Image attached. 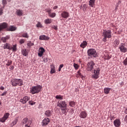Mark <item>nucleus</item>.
Here are the masks:
<instances>
[{
	"mask_svg": "<svg viewBox=\"0 0 127 127\" xmlns=\"http://www.w3.org/2000/svg\"><path fill=\"white\" fill-rule=\"evenodd\" d=\"M102 36H103L102 39L103 42H107V38H108V39L112 38V31L111 30H103Z\"/></svg>",
	"mask_w": 127,
	"mask_h": 127,
	"instance_id": "1",
	"label": "nucleus"
},
{
	"mask_svg": "<svg viewBox=\"0 0 127 127\" xmlns=\"http://www.w3.org/2000/svg\"><path fill=\"white\" fill-rule=\"evenodd\" d=\"M11 85L13 87L22 86L23 85V81L21 79L12 78L11 80Z\"/></svg>",
	"mask_w": 127,
	"mask_h": 127,
	"instance_id": "2",
	"label": "nucleus"
},
{
	"mask_svg": "<svg viewBox=\"0 0 127 127\" xmlns=\"http://www.w3.org/2000/svg\"><path fill=\"white\" fill-rule=\"evenodd\" d=\"M41 89H42V87L40 85H38L37 86H32L30 92L32 95L38 94V93L41 91Z\"/></svg>",
	"mask_w": 127,
	"mask_h": 127,
	"instance_id": "3",
	"label": "nucleus"
},
{
	"mask_svg": "<svg viewBox=\"0 0 127 127\" xmlns=\"http://www.w3.org/2000/svg\"><path fill=\"white\" fill-rule=\"evenodd\" d=\"M87 55L90 57H97L98 54L94 49H89L87 51Z\"/></svg>",
	"mask_w": 127,
	"mask_h": 127,
	"instance_id": "4",
	"label": "nucleus"
},
{
	"mask_svg": "<svg viewBox=\"0 0 127 127\" xmlns=\"http://www.w3.org/2000/svg\"><path fill=\"white\" fill-rule=\"evenodd\" d=\"M95 62H93L92 61L89 62L87 64V66L86 68V70L89 71H92L94 70V67H95Z\"/></svg>",
	"mask_w": 127,
	"mask_h": 127,
	"instance_id": "5",
	"label": "nucleus"
},
{
	"mask_svg": "<svg viewBox=\"0 0 127 127\" xmlns=\"http://www.w3.org/2000/svg\"><path fill=\"white\" fill-rule=\"evenodd\" d=\"M100 71H101V70L100 69V68H97L96 69H94V74L92 75V77L93 79H98V78H99V75L100 74Z\"/></svg>",
	"mask_w": 127,
	"mask_h": 127,
	"instance_id": "6",
	"label": "nucleus"
},
{
	"mask_svg": "<svg viewBox=\"0 0 127 127\" xmlns=\"http://www.w3.org/2000/svg\"><path fill=\"white\" fill-rule=\"evenodd\" d=\"M126 45L124 43L121 44L119 47V49H120L121 52H123V53H126L127 52V48H126Z\"/></svg>",
	"mask_w": 127,
	"mask_h": 127,
	"instance_id": "7",
	"label": "nucleus"
},
{
	"mask_svg": "<svg viewBox=\"0 0 127 127\" xmlns=\"http://www.w3.org/2000/svg\"><path fill=\"white\" fill-rule=\"evenodd\" d=\"M58 107L60 108H66L67 107V104L65 101H59L58 103Z\"/></svg>",
	"mask_w": 127,
	"mask_h": 127,
	"instance_id": "8",
	"label": "nucleus"
},
{
	"mask_svg": "<svg viewBox=\"0 0 127 127\" xmlns=\"http://www.w3.org/2000/svg\"><path fill=\"white\" fill-rule=\"evenodd\" d=\"M61 16L63 17V18L67 19V18L70 16V15L69 14V12L67 11H64L61 13Z\"/></svg>",
	"mask_w": 127,
	"mask_h": 127,
	"instance_id": "9",
	"label": "nucleus"
},
{
	"mask_svg": "<svg viewBox=\"0 0 127 127\" xmlns=\"http://www.w3.org/2000/svg\"><path fill=\"white\" fill-rule=\"evenodd\" d=\"M29 100H30V97L25 96L23 98V99L20 100V102L22 103V104H26L27 102H28Z\"/></svg>",
	"mask_w": 127,
	"mask_h": 127,
	"instance_id": "10",
	"label": "nucleus"
},
{
	"mask_svg": "<svg viewBox=\"0 0 127 127\" xmlns=\"http://www.w3.org/2000/svg\"><path fill=\"white\" fill-rule=\"evenodd\" d=\"M7 27V23L5 22L0 23V32L2 31L3 29H5Z\"/></svg>",
	"mask_w": 127,
	"mask_h": 127,
	"instance_id": "11",
	"label": "nucleus"
},
{
	"mask_svg": "<svg viewBox=\"0 0 127 127\" xmlns=\"http://www.w3.org/2000/svg\"><path fill=\"white\" fill-rule=\"evenodd\" d=\"M121 120H120V119H116L114 121V125L115 126V127H121Z\"/></svg>",
	"mask_w": 127,
	"mask_h": 127,
	"instance_id": "12",
	"label": "nucleus"
},
{
	"mask_svg": "<svg viewBox=\"0 0 127 127\" xmlns=\"http://www.w3.org/2000/svg\"><path fill=\"white\" fill-rule=\"evenodd\" d=\"M9 39H10V36H6L5 37H2L1 38V41H2L3 43H6V42H7V41H8Z\"/></svg>",
	"mask_w": 127,
	"mask_h": 127,
	"instance_id": "13",
	"label": "nucleus"
},
{
	"mask_svg": "<svg viewBox=\"0 0 127 127\" xmlns=\"http://www.w3.org/2000/svg\"><path fill=\"white\" fill-rule=\"evenodd\" d=\"M88 116V114L85 111H82L79 114V117L81 119H86Z\"/></svg>",
	"mask_w": 127,
	"mask_h": 127,
	"instance_id": "14",
	"label": "nucleus"
},
{
	"mask_svg": "<svg viewBox=\"0 0 127 127\" xmlns=\"http://www.w3.org/2000/svg\"><path fill=\"white\" fill-rule=\"evenodd\" d=\"M50 122V120L49 119V118H45L42 122L43 126L44 127H45L47 126V125H48V124H49Z\"/></svg>",
	"mask_w": 127,
	"mask_h": 127,
	"instance_id": "15",
	"label": "nucleus"
},
{
	"mask_svg": "<svg viewBox=\"0 0 127 127\" xmlns=\"http://www.w3.org/2000/svg\"><path fill=\"white\" fill-rule=\"evenodd\" d=\"M3 49H8V50H11V45L9 43H6L3 46Z\"/></svg>",
	"mask_w": 127,
	"mask_h": 127,
	"instance_id": "16",
	"label": "nucleus"
},
{
	"mask_svg": "<svg viewBox=\"0 0 127 127\" xmlns=\"http://www.w3.org/2000/svg\"><path fill=\"white\" fill-rule=\"evenodd\" d=\"M44 52H45V50L44 49V48H43V47L40 48L39 50L38 56H39V57H42Z\"/></svg>",
	"mask_w": 127,
	"mask_h": 127,
	"instance_id": "17",
	"label": "nucleus"
},
{
	"mask_svg": "<svg viewBox=\"0 0 127 127\" xmlns=\"http://www.w3.org/2000/svg\"><path fill=\"white\" fill-rule=\"evenodd\" d=\"M53 112L51 110H47L45 112V116L48 118H50L52 116Z\"/></svg>",
	"mask_w": 127,
	"mask_h": 127,
	"instance_id": "18",
	"label": "nucleus"
},
{
	"mask_svg": "<svg viewBox=\"0 0 127 127\" xmlns=\"http://www.w3.org/2000/svg\"><path fill=\"white\" fill-rule=\"evenodd\" d=\"M50 38L49 37H47L45 35H42L39 36L40 40H49Z\"/></svg>",
	"mask_w": 127,
	"mask_h": 127,
	"instance_id": "19",
	"label": "nucleus"
},
{
	"mask_svg": "<svg viewBox=\"0 0 127 127\" xmlns=\"http://www.w3.org/2000/svg\"><path fill=\"white\" fill-rule=\"evenodd\" d=\"M16 14L18 15V16H21L23 14V11L20 9H17L16 11Z\"/></svg>",
	"mask_w": 127,
	"mask_h": 127,
	"instance_id": "20",
	"label": "nucleus"
},
{
	"mask_svg": "<svg viewBox=\"0 0 127 127\" xmlns=\"http://www.w3.org/2000/svg\"><path fill=\"white\" fill-rule=\"evenodd\" d=\"M103 58L105 60H110V59H111L112 58V56H110L109 54H105L104 55V56H103Z\"/></svg>",
	"mask_w": 127,
	"mask_h": 127,
	"instance_id": "21",
	"label": "nucleus"
},
{
	"mask_svg": "<svg viewBox=\"0 0 127 127\" xmlns=\"http://www.w3.org/2000/svg\"><path fill=\"white\" fill-rule=\"evenodd\" d=\"M21 52L23 56H27V55H28V52H27L26 49L22 50Z\"/></svg>",
	"mask_w": 127,
	"mask_h": 127,
	"instance_id": "22",
	"label": "nucleus"
},
{
	"mask_svg": "<svg viewBox=\"0 0 127 127\" xmlns=\"http://www.w3.org/2000/svg\"><path fill=\"white\" fill-rule=\"evenodd\" d=\"M95 0H89V5L91 6V7H94V6L95 5Z\"/></svg>",
	"mask_w": 127,
	"mask_h": 127,
	"instance_id": "23",
	"label": "nucleus"
},
{
	"mask_svg": "<svg viewBox=\"0 0 127 127\" xmlns=\"http://www.w3.org/2000/svg\"><path fill=\"white\" fill-rule=\"evenodd\" d=\"M87 42L85 41H84L81 44H80V46L81 47V48H85L86 46H87Z\"/></svg>",
	"mask_w": 127,
	"mask_h": 127,
	"instance_id": "24",
	"label": "nucleus"
},
{
	"mask_svg": "<svg viewBox=\"0 0 127 127\" xmlns=\"http://www.w3.org/2000/svg\"><path fill=\"white\" fill-rule=\"evenodd\" d=\"M111 88H105L104 89V92L105 94H106V95H108V94H109L110 91H111Z\"/></svg>",
	"mask_w": 127,
	"mask_h": 127,
	"instance_id": "25",
	"label": "nucleus"
},
{
	"mask_svg": "<svg viewBox=\"0 0 127 127\" xmlns=\"http://www.w3.org/2000/svg\"><path fill=\"white\" fill-rule=\"evenodd\" d=\"M45 24H50L52 22V19H46L44 21Z\"/></svg>",
	"mask_w": 127,
	"mask_h": 127,
	"instance_id": "26",
	"label": "nucleus"
},
{
	"mask_svg": "<svg viewBox=\"0 0 127 127\" xmlns=\"http://www.w3.org/2000/svg\"><path fill=\"white\" fill-rule=\"evenodd\" d=\"M16 45H11V50H12V51L15 52L16 50H17V49L16 48Z\"/></svg>",
	"mask_w": 127,
	"mask_h": 127,
	"instance_id": "27",
	"label": "nucleus"
},
{
	"mask_svg": "<svg viewBox=\"0 0 127 127\" xmlns=\"http://www.w3.org/2000/svg\"><path fill=\"white\" fill-rule=\"evenodd\" d=\"M22 37H23L24 38H29V36L27 33L25 32L22 34Z\"/></svg>",
	"mask_w": 127,
	"mask_h": 127,
	"instance_id": "28",
	"label": "nucleus"
},
{
	"mask_svg": "<svg viewBox=\"0 0 127 127\" xmlns=\"http://www.w3.org/2000/svg\"><path fill=\"white\" fill-rule=\"evenodd\" d=\"M32 123V122L31 121H28L26 124H25V127H30V125H31Z\"/></svg>",
	"mask_w": 127,
	"mask_h": 127,
	"instance_id": "29",
	"label": "nucleus"
},
{
	"mask_svg": "<svg viewBox=\"0 0 127 127\" xmlns=\"http://www.w3.org/2000/svg\"><path fill=\"white\" fill-rule=\"evenodd\" d=\"M33 45H34V43H31V41H28L27 43V46L29 48L33 46Z\"/></svg>",
	"mask_w": 127,
	"mask_h": 127,
	"instance_id": "30",
	"label": "nucleus"
},
{
	"mask_svg": "<svg viewBox=\"0 0 127 127\" xmlns=\"http://www.w3.org/2000/svg\"><path fill=\"white\" fill-rule=\"evenodd\" d=\"M75 105H76V104L74 101H70L69 103V106H70V107H71L72 108H73V107H75Z\"/></svg>",
	"mask_w": 127,
	"mask_h": 127,
	"instance_id": "31",
	"label": "nucleus"
},
{
	"mask_svg": "<svg viewBox=\"0 0 127 127\" xmlns=\"http://www.w3.org/2000/svg\"><path fill=\"white\" fill-rule=\"evenodd\" d=\"M9 30H10V31H14V30H16V27L13 26H11L9 28Z\"/></svg>",
	"mask_w": 127,
	"mask_h": 127,
	"instance_id": "32",
	"label": "nucleus"
},
{
	"mask_svg": "<svg viewBox=\"0 0 127 127\" xmlns=\"http://www.w3.org/2000/svg\"><path fill=\"white\" fill-rule=\"evenodd\" d=\"M61 109L63 114H66V111L67 110L66 107L61 108Z\"/></svg>",
	"mask_w": 127,
	"mask_h": 127,
	"instance_id": "33",
	"label": "nucleus"
},
{
	"mask_svg": "<svg viewBox=\"0 0 127 127\" xmlns=\"http://www.w3.org/2000/svg\"><path fill=\"white\" fill-rule=\"evenodd\" d=\"M12 64V61L8 60L7 64H6V66H10Z\"/></svg>",
	"mask_w": 127,
	"mask_h": 127,
	"instance_id": "34",
	"label": "nucleus"
},
{
	"mask_svg": "<svg viewBox=\"0 0 127 127\" xmlns=\"http://www.w3.org/2000/svg\"><path fill=\"white\" fill-rule=\"evenodd\" d=\"M9 117V113H5L4 116H3V117L6 119V120H7L8 118Z\"/></svg>",
	"mask_w": 127,
	"mask_h": 127,
	"instance_id": "35",
	"label": "nucleus"
},
{
	"mask_svg": "<svg viewBox=\"0 0 127 127\" xmlns=\"http://www.w3.org/2000/svg\"><path fill=\"white\" fill-rule=\"evenodd\" d=\"M2 3L3 4V8H4V6H5V4L7 3L6 2V0H2Z\"/></svg>",
	"mask_w": 127,
	"mask_h": 127,
	"instance_id": "36",
	"label": "nucleus"
},
{
	"mask_svg": "<svg viewBox=\"0 0 127 127\" xmlns=\"http://www.w3.org/2000/svg\"><path fill=\"white\" fill-rule=\"evenodd\" d=\"M28 121H29L28 119H27V118H25V119H24L23 120L22 122H23V124L24 125H25Z\"/></svg>",
	"mask_w": 127,
	"mask_h": 127,
	"instance_id": "37",
	"label": "nucleus"
},
{
	"mask_svg": "<svg viewBox=\"0 0 127 127\" xmlns=\"http://www.w3.org/2000/svg\"><path fill=\"white\" fill-rule=\"evenodd\" d=\"M18 121V120H17V118L15 119V120L12 123L13 126H15V125H16V124H17Z\"/></svg>",
	"mask_w": 127,
	"mask_h": 127,
	"instance_id": "38",
	"label": "nucleus"
},
{
	"mask_svg": "<svg viewBox=\"0 0 127 127\" xmlns=\"http://www.w3.org/2000/svg\"><path fill=\"white\" fill-rule=\"evenodd\" d=\"M56 99H59V100H63V96H61V95H57L56 96Z\"/></svg>",
	"mask_w": 127,
	"mask_h": 127,
	"instance_id": "39",
	"label": "nucleus"
},
{
	"mask_svg": "<svg viewBox=\"0 0 127 127\" xmlns=\"http://www.w3.org/2000/svg\"><path fill=\"white\" fill-rule=\"evenodd\" d=\"M49 15H50V16L51 17H52V18H53V17H55V16H56V13H54V12H53V13H51L50 14H49Z\"/></svg>",
	"mask_w": 127,
	"mask_h": 127,
	"instance_id": "40",
	"label": "nucleus"
},
{
	"mask_svg": "<svg viewBox=\"0 0 127 127\" xmlns=\"http://www.w3.org/2000/svg\"><path fill=\"white\" fill-rule=\"evenodd\" d=\"M5 121H6V120L4 118V117H3L2 118L0 119V122L1 123H4V122H5Z\"/></svg>",
	"mask_w": 127,
	"mask_h": 127,
	"instance_id": "41",
	"label": "nucleus"
},
{
	"mask_svg": "<svg viewBox=\"0 0 127 127\" xmlns=\"http://www.w3.org/2000/svg\"><path fill=\"white\" fill-rule=\"evenodd\" d=\"M28 103L29 105H31V106H33V105H35V104H36V102H33V101H30Z\"/></svg>",
	"mask_w": 127,
	"mask_h": 127,
	"instance_id": "42",
	"label": "nucleus"
},
{
	"mask_svg": "<svg viewBox=\"0 0 127 127\" xmlns=\"http://www.w3.org/2000/svg\"><path fill=\"white\" fill-rule=\"evenodd\" d=\"M37 27H42V24H41V23L40 22H38V23L36 24Z\"/></svg>",
	"mask_w": 127,
	"mask_h": 127,
	"instance_id": "43",
	"label": "nucleus"
},
{
	"mask_svg": "<svg viewBox=\"0 0 127 127\" xmlns=\"http://www.w3.org/2000/svg\"><path fill=\"white\" fill-rule=\"evenodd\" d=\"M73 67L75 68V69H77L79 68V65L77 64H73Z\"/></svg>",
	"mask_w": 127,
	"mask_h": 127,
	"instance_id": "44",
	"label": "nucleus"
},
{
	"mask_svg": "<svg viewBox=\"0 0 127 127\" xmlns=\"http://www.w3.org/2000/svg\"><path fill=\"white\" fill-rule=\"evenodd\" d=\"M3 7L0 8V15H2V13H3Z\"/></svg>",
	"mask_w": 127,
	"mask_h": 127,
	"instance_id": "45",
	"label": "nucleus"
},
{
	"mask_svg": "<svg viewBox=\"0 0 127 127\" xmlns=\"http://www.w3.org/2000/svg\"><path fill=\"white\" fill-rule=\"evenodd\" d=\"M24 42H25V40H24V39H21L19 41V43H20L21 44H23V43H24Z\"/></svg>",
	"mask_w": 127,
	"mask_h": 127,
	"instance_id": "46",
	"label": "nucleus"
},
{
	"mask_svg": "<svg viewBox=\"0 0 127 127\" xmlns=\"http://www.w3.org/2000/svg\"><path fill=\"white\" fill-rule=\"evenodd\" d=\"M46 11L47 12H48L49 14L51 13V9L50 8L46 9Z\"/></svg>",
	"mask_w": 127,
	"mask_h": 127,
	"instance_id": "47",
	"label": "nucleus"
},
{
	"mask_svg": "<svg viewBox=\"0 0 127 127\" xmlns=\"http://www.w3.org/2000/svg\"><path fill=\"white\" fill-rule=\"evenodd\" d=\"M83 10L85 11L87 9V4H84L83 5Z\"/></svg>",
	"mask_w": 127,
	"mask_h": 127,
	"instance_id": "48",
	"label": "nucleus"
},
{
	"mask_svg": "<svg viewBox=\"0 0 127 127\" xmlns=\"http://www.w3.org/2000/svg\"><path fill=\"white\" fill-rule=\"evenodd\" d=\"M114 43L115 44H116V45H119V44H120V41H119V40H116L114 41Z\"/></svg>",
	"mask_w": 127,
	"mask_h": 127,
	"instance_id": "49",
	"label": "nucleus"
},
{
	"mask_svg": "<svg viewBox=\"0 0 127 127\" xmlns=\"http://www.w3.org/2000/svg\"><path fill=\"white\" fill-rule=\"evenodd\" d=\"M63 66H64V65H63V64H62L60 65L59 68V71H61V69H62V68H63Z\"/></svg>",
	"mask_w": 127,
	"mask_h": 127,
	"instance_id": "50",
	"label": "nucleus"
},
{
	"mask_svg": "<svg viewBox=\"0 0 127 127\" xmlns=\"http://www.w3.org/2000/svg\"><path fill=\"white\" fill-rule=\"evenodd\" d=\"M50 72L51 74H54V73H55V68H52Z\"/></svg>",
	"mask_w": 127,
	"mask_h": 127,
	"instance_id": "51",
	"label": "nucleus"
},
{
	"mask_svg": "<svg viewBox=\"0 0 127 127\" xmlns=\"http://www.w3.org/2000/svg\"><path fill=\"white\" fill-rule=\"evenodd\" d=\"M77 74L79 75V77H81V78H83V75L80 73V70L77 71Z\"/></svg>",
	"mask_w": 127,
	"mask_h": 127,
	"instance_id": "52",
	"label": "nucleus"
},
{
	"mask_svg": "<svg viewBox=\"0 0 127 127\" xmlns=\"http://www.w3.org/2000/svg\"><path fill=\"white\" fill-rule=\"evenodd\" d=\"M52 28L55 29V30H57L58 29V28L57 26H55V25L53 26L52 27Z\"/></svg>",
	"mask_w": 127,
	"mask_h": 127,
	"instance_id": "53",
	"label": "nucleus"
},
{
	"mask_svg": "<svg viewBox=\"0 0 127 127\" xmlns=\"http://www.w3.org/2000/svg\"><path fill=\"white\" fill-rule=\"evenodd\" d=\"M43 61L44 62H45V63H47V62H48V59H44Z\"/></svg>",
	"mask_w": 127,
	"mask_h": 127,
	"instance_id": "54",
	"label": "nucleus"
},
{
	"mask_svg": "<svg viewBox=\"0 0 127 127\" xmlns=\"http://www.w3.org/2000/svg\"><path fill=\"white\" fill-rule=\"evenodd\" d=\"M9 69L11 70H13V69H14V66L10 65V66L9 67Z\"/></svg>",
	"mask_w": 127,
	"mask_h": 127,
	"instance_id": "55",
	"label": "nucleus"
},
{
	"mask_svg": "<svg viewBox=\"0 0 127 127\" xmlns=\"http://www.w3.org/2000/svg\"><path fill=\"white\" fill-rule=\"evenodd\" d=\"M121 3H122V1H121V0H119L118 1V3H117V6H119V4H121Z\"/></svg>",
	"mask_w": 127,
	"mask_h": 127,
	"instance_id": "56",
	"label": "nucleus"
},
{
	"mask_svg": "<svg viewBox=\"0 0 127 127\" xmlns=\"http://www.w3.org/2000/svg\"><path fill=\"white\" fill-rule=\"evenodd\" d=\"M6 95V92H3L0 95V96H5Z\"/></svg>",
	"mask_w": 127,
	"mask_h": 127,
	"instance_id": "57",
	"label": "nucleus"
},
{
	"mask_svg": "<svg viewBox=\"0 0 127 127\" xmlns=\"http://www.w3.org/2000/svg\"><path fill=\"white\" fill-rule=\"evenodd\" d=\"M125 121L126 123H127V115L125 116Z\"/></svg>",
	"mask_w": 127,
	"mask_h": 127,
	"instance_id": "58",
	"label": "nucleus"
},
{
	"mask_svg": "<svg viewBox=\"0 0 127 127\" xmlns=\"http://www.w3.org/2000/svg\"><path fill=\"white\" fill-rule=\"evenodd\" d=\"M0 90H4V87L3 86H0Z\"/></svg>",
	"mask_w": 127,
	"mask_h": 127,
	"instance_id": "59",
	"label": "nucleus"
},
{
	"mask_svg": "<svg viewBox=\"0 0 127 127\" xmlns=\"http://www.w3.org/2000/svg\"><path fill=\"white\" fill-rule=\"evenodd\" d=\"M53 8H54V9H57V8H58V6H55Z\"/></svg>",
	"mask_w": 127,
	"mask_h": 127,
	"instance_id": "60",
	"label": "nucleus"
},
{
	"mask_svg": "<svg viewBox=\"0 0 127 127\" xmlns=\"http://www.w3.org/2000/svg\"><path fill=\"white\" fill-rule=\"evenodd\" d=\"M76 77L77 78H79V77H80V76L79 75V74L77 73L76 75Z\"/></svg>",
	"mask_w": 127,
	"mask_h": 127,
	"instance_id": "61",
	"label": "nucleus"
},
{
	"mask_svg": "<svg viewBox=\"0 0 127 127\" xmlns=\"http://www.w3.org/2000/svg\"><path fill=\"white\" fill-rule=\"evenodd\" d=\"M61 127V126L59 125H57V127Z\"/></svg>",
	"mask_w": 127,
	"mask_h": 127,
	"instance_id": "62",
	"label": "nucleus"
},
{
	"mask_svg": "<svg viewBox=\"0 0 127 127\" xmlns=\"http://www.w3.org/2000/svg\"><path fill=\"white\" fill-rule=\"evenodd\" d=\"M125 113H126V114H127V109L125 110Z\"/></svg>",
	"mask_w": 127,
	"mask_h": 127,
	"instance_id": "63",
	"label": "nucleus"
},
{
	"mask_svg": "<svg viewBox=\"0 0 127 127\" xmlns=\"http://www.w3.org/2000/svg\"><path fill=\"white\" fill-rule=\"evenodd\" d=\"M116 9H118V7H116Z\"/></svg>",
	"mask_w": 127,
	"mask_h": 127,
	"instance_id": "64",
	"label": "nucleus"
}]
</instances>
